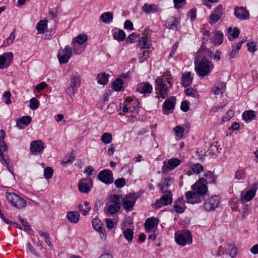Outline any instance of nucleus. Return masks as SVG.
Listing matches in <instances>:
<instances>
[{"label":"nucleus","instance_id":"obj_4","mask_svg":"<svg viewBox=\"0 0 258 258\" xmlns=\"http://www.w3.org/2000/svg\"><path fill=\"white\" fill-rule=\"evenodd\" d=\"M6 196L8 202L14 207L22 209L26 206V201L15 193L7 192Z\"/></svg>","mask_w":258,"mask_h":258},{"label":"nucleus","instance_id":"obj_13","mask_svg":"<svg viewBox=\"0 0 258 258\" xmlns=\"http://www.w3.org/2000/svg\"><path fill=\"white\" fill-rule=\"evenodd\" d=\"M223 8L221 5H219L214 12L210 15L209 23L214 24L217 22L223 15Z\"/></svg>","mask_w":258,"mask_h":258},{"label":"nucleus","instance_id":"obj_5","mask_svg":"<svg viewBox=\"0 0 258 258\" xmlns=\"http://www.w3.org/2000/svg\"><path fill=\"white\" fill-rule=\"evenodd\" d=\"M175 241L181 246H184L187 243H191L192 236L190 231L188 230H184L175 233Z\"/></svg>","mask_w":258,"mask_h":258},{"label":"nucleus","instance_id":"obj_6","mask_svg":"<svg viewBox=\"0 0 258 258\" xmlns=\"http://www.w3.org/2000/svg\"><path fill=\"white\" fill-rule=\"evenodd\" d=\"M73 54L71 46L67 45L63 49H60L57 54V57L60 63H66L68 62Z\"/></svg>","mask_w":258,"mask_h":258},{"label":"nucleus","instance_id":"obj_7","mask_svg":"<svg viewBox=\"0 0 258 258\" xmlns=\"http://www.w3.org/2000/svg\"><path fill=\"white\" fill-rule=\"evenodd\" d=\"M156 90L158 92V94L164 99L167 95L169 89L164 81V78H157L155 81Z\"/></svg>","mask_w":258,"mask_h":258},{"label":"nucleus","instance_id":"obj_63","mask_svg":"<svg viewBox=\"0 0 258 258\" xmlns=\"http://www.w3.org/2000/svg\"><path fill=\"white\" fill-rule=\"evenodd\" d=\"M248 50L251 52L256 51V45L253 42H250L247 43Z\"/></svg>","mask_w":258,"mask_h":258},{"label":"nucleus","instance_id":"obj_3","mask_svg":"<svg viewBox=\"0 0 258 258\" xmlns=\"http://www.w3.org/2000/svg\"><path fill=\"white\" fill-rule=\"evenodd\" d=\"M81 84V79L79 75L72 74L70 77L69 86L66 90V93L72 98Z\"/></svg>","mask_w":258,"mask_h":258},{"label":"nucleus","instance_id":"obj_44","mask_svg":"<svg viewBox=\"0 0 258 258\" xmlns=\"http://www.w3.org/2000/svg\"><path fill=\"white\" fill-rule=\"evenodd\" d=\"M225 87L226 86L223 83H221L218 86L216 87L215 89H213V92L216 95L222 94L224 91Z\"/></svg>","mask_w":258,"mask_h":258},{"label":"nucleus","instance_id":"obj_48","mask_svg":"<svg viewBox=\"0 0 258 258\" xmlns=\"http://www.w3.org/2000/svg\"><path fill=\"white\" fill-rule=\"evenodd\" d=\"M29 107L32 110H35L38 108L39 102L36 98H31L30 101Z\"/></svg>","mask_w":258,"mask_h":258},{"label":"nucleus","instance_id":"obj_38","mask_svg":"<svg viewBox=\"0 0 258 258\" xmlns=\"http://www.w3.org/2000/svg\"><path fill=\"white\" fill-rule=\"evenodd\" d=\"M120 206H115L109 205L107 208V210L106 212V213L107 216L113 215L117 213L120 210Z\"/></svg>","mask_w":258,"mask_h":258},{"label":"nucleus","instance_id":"obj_10","mask_svg":"<svg viewBox=\"0 0 258 258\" xmlns=\"http://www.w3.org/2000/svg\"><path fill=\"white\" fill-rule=\"evenodd\" d=\"M136 198L135 194L130 193L122 200V206L126 211H131L136 203Z\"/></svg>","mask_w":258,"mask_h":258},{"label":"nucleus","instance_id":"obj_24","mask_svg":"<svg viewBox=\"0 0 258 258\" xmlns=\"http://www.w3.org/2000/svg\"><path fill=\"white\" fill-rule=\"evenodd\" d=\"M193 81V78L191 76V74L190 72L184 73L182 74L181 79V84L182 85L186 87L190 86Z\"/></svg>","mask_w":258,"mask_h":258},{"label":"nucleus","instance_id":"obj_11","mask_svg":"<svg viewBox=\"0 0 258 258\" xmlns=\"http://www.w3.org/2000/svg\"><path fill=\"white\" fill-rule=\"evenodd\" d=\"M160 199L155 202V206L157 209L160 208L163 206H167L170 204L172 202V195L170 191L166 192Z\"/></svg>","mask_w":258,"mask_h":258},{"label":"nucleus","instance_id":"obj_46","mask_svg":"<svg viewBox=\"0 0 258 258\" xmlns=\"http://www.w3.org/2000/svg\"><path fill=\"white\" fill-rule=\"evenodd\" d=\"M223 40V34L222 33L217 31L215 33L214 41L215 43L221 44Z\"/></svg>","mask_w":258,"mask_h":258},{"label":"nucleus","instance_id":"obj_37","mask_svg":"<svg viewBox=\"0 0 258 258\" xmlns=\"http://www.w3.org/2000/svg\"><path fill=\"white\" fill-rule=\"evenodd\" d=\"M121 196H119L117 195H113L110 199L109 202L110 205L115 206H120V201L122 199Z\"/></svg>","mask_w":258,"mask_h":258},{"label":"nucleus","instance_id":"obj_31","mask_svg":"<svg viewBox=\"0 0 258 258\" xmlns=\"http://www.w3.org/2000/svg\"><path fill=\"white\" fill-rule=\"evenodd\" d=\"M82 44L77 43L75 41H72L71 48L72 51L75 54H80L84 51V47L81 46Z\"/></svg>","mask_w":258,"mask_h":258},{"label":"nucleus","instance_id":"obj_9","mask_svg":"<svg viewBox=\"0 0 258 258\" xmlns=\"http://www.w3.org/2000/svg\"><path fill=\"white\" fill-rule=\"evenodd\" d=\"M93 186V181L91 178L81 179L78 183L79 191L82 193H88Z\"/></svg>","mask_w":258,"mask_h":258},{"label":"nucleus","instance_id":"obj_55","mask_svg":"<svg viewBox=\"0 0 258 258\" xmlns=\"http://www.w3.org/2000/svg\"><path fill=\"white\" fill-rule=\"evenodd\" d=\"M125 180L124 178H117L114 181V184L117 188H121L125 184Z\"/></svg>","mask_w":258,"mask_h":258},{"label":"nucleus","instance_id":"obj_41","mask_svg":"<svg viewBox=\"0 0 258 258\" xmlns=\"http://www.w3.org/2000/svg\"><path fill=\"white\" fill-rule=\"evenodd\" d=\"M92 226L93 228L96 231L100 230V229L103 228L102 227V222L98 218H94L92 221Z\"/></svg>","mask_w":258,"mask_h":258},{"label":"nucleus","instance_id":"obj_52","mask_svg":"<svg viewBox=\"0 0 258 258\" xmlns=\"http://www.w3.org/2000/svg\"><path fill=\"white\" fill-rule=\"evenodd\" d=\"M228 33L233 37L235 38L238 37L240 33L239 30L237 28H234L233 29L231 28H229L228 30Z\"/></svg>","mask_w":258,"mask_h":258},{"label":"nucleus","instance_id":"obj_27","mask_svg":"<svg viewBox=\"0 0 258 258\" xmlns=\"http://www.w3.org/2000/svg\"><path fill=\"white\" fill-rule=\"evenodd\" d=\"M243 119L246 122H248L254 119L256 117L255 112L252 110L245 111L242 115Z\"/></svg>","mask_w":258,"mask_h":258},{"label":"nucleus","instance_id":"obj_33","mask_svg":"<svg viewBox=\"0 0 258 258\" xmlns=\"http://www.w3.org/2000/svg\"><path fill=\"white\" fill-rule=\"evenodd\" d=\"M246 177V170L245 168L238 169L234 174V178L237 180H244Z\"/></svg>","mask_w":258,"mask_h":258},{"label":"nucleus","instance_id":"obj_8","mask_svg":"<svg viewBox=\"0 0 258 258\" xmlns=\"http://www.w3.org/2000/svg\"><path fill=\"white\" fill-rule=\"evenodd\" d=\"M180 163V160L175 158H172L168 160L164 161L162 167V173L164 174L173 170L178 166Z\"/></svg>","mask_w":258,"mask_h":258},{"label":"nucleus","instance_id":"obj_35","mask_svg":"<svg viewBox=\"0 0 258 258\" xmlns=\"http://www.w3.org/2000/svg\"><path fill=\"white\" fill-rule=\"evenodd\" d=\"M47 27V20H40L37 24L36 28L39 34H43Z\"/></svg>","mask_w":258,"mask_h":258},{"label":"nucleus","instance_id":"obj_19","mask_svg":"<svg viewBox=\"0 0 258 258\" xmlns=\"http://www.w3.org/2000/svg\"><path fill=\"white\" fill-rule=\"evenodd\" d=\"M166 26L167 28L175 31H178L180 28L179 21L175 17L169 18L166 22Z\"/></svg>","mask_w":258,"mask_h":258},{"label":"nucleus","instance_id":"obj_25","mask_svg":"<svg viewBox=\"0 0 258 258\" xmlns=\"http://www.w3.org/2000/svg\"><path fill=\"white\" fill-rule=\"evenodd\" d=\"M184 200L183 198H179L175 202L174 209L176 212L182 213L184 211Z\"/></svg>","mask_w":258,"mask_h":258},{"label":"nucleus","instance_id":"obj_29","mask_svg":"<svg viewBox=\"0 0 258 258\" xmlns=\"http://www.w3.org/2000/svg\"><path fill=\"white\" fill-rule=\"evenodd\" d=\"M80 215L77 211L69 212L67 214L68 220L72 223H77L79 220Z\"/></svg>","mask_w":258,"mask_h":258},{"label":"nucleus","instance_id":"obj_59","mask_svg":"<svg viewBox=\"0 0 258 258\" xmlns=\"http://www.w3.org/2000/svg\"><path fill=\"white\" fill-rule=\"evenodd\" d=\"M239 50H237V47H235V45H233L231 48V51L229 53V56L230 58H233L235 57L236 55L238 54Z\"/></svg>","mask_w":258,"mask_h":258},{"label":"nucleus","instance_id":"obj_21","mask_svg":"<svg viewBox=\"0 0 258 258\" xmlns=\"http://www.w3.org/2000/svg\"><path fill=\"white\" fill-rule=\"evenodd\" d=\"M174 182L173 178L168 177L167 178H163L161 179L160 182L158 184L160 189L163 192L168 191L167 188H168Z\"/></svg>","mask_w":258,"mask_h":258},{"label":"nucleus","instance_id":"obj_14","mask_svg":"<svg viewBox=\"0 0 258 258\" xmlns=\"http://www.w3.org/2000/svg\"><path fill=\"white\" fill-rule=\"evenodd\" d=\"M176 98L174 96H171L164 102L162 110L164 114H168L172 112L175 104Z\"/></svg>","mask_w":258,"mask_h":258},{"label":"nucleus","instance_id":"obj_61","mask_svg":"<svg viewBox=\"0 0 258 258\" xmlns=\"http://www.w3.org/2000/svg\"><path fill=\"white\" fill-rule=\"evenodd\" d=\"M160 78H164V82L167 81L168 84H171L170 79L171 78V75L170 72L165 73Z\"/></svg>","mask_w":258,"mask_h":258},{"label":"nucleus","instance_id":"obj_23","mask_svg":"<svg viewBox=\"0 0 258 258\" xmlns=\"http://www.w3.org/2000/svg\"><path fill=\"white\" fill-rule=\"evenodd\" d=\"M193 190L194 191H188L185 194V198L187 202L191 204L198 203L197 198H199V196L205 195L198 193L196 190Z\"/></svg>","mask_w":258,"mask_h":258},{"label":"nucleus","instance_id":"obj_64","mask_svg":"<svg viewBox=\"0 0 258 258\" xmlns=\"http://www.w3.org/2000/svg\"><path fill=\"white\" fill-rule=\"evenodd\" d=\"M105 223L106 224V227L109 230H111L113 228L114 226V223L113 221L110 219H106Z\"/></svg>","mask_w":258,"mask_h":258},{"label":"nucleus","instance_id":"obj_62","mask_svg":"<svg viewBox=\"0 0 258 258\" xmlns=\"http://www.w3.org/2000/svg\"><path fill=\"white\" fill-rule=\"evenodd\" d=\"M75 159V156H74L73 155H71L69 156L67 159H64L62 162L61 164L63 166H66L68 164L70 163H72Z\"/></svg>","mask_w":258,"mask_h":258},{"label":"nucleus","instance_id":"obj_42","mask_svg":"<svg viewBox=\"0 0 258 258\" xmlns=\"http://www.w3.org/2000/svg\"><path fill=\"white\" fill-rule=\"evenodd\" d=\"M123 84V81L121 79H117L113 83V89L115 91H119L121 90Z\"/></svg>","mask_w":258,"mask_h":258},{"label":"nucleus","instance_id":"obj_47","mask_svg":"<svg viewBox=\"0 0 258 258\" xmlns=\"http://www.w3.org/2000/svg\"><path fill=\"white\" fill-rule=\"evenodd\" d=\"M191 168L193 172L196 174H199L204 170L203 166L200 163L193 164Z\"/></svg>","mask_w":258,"mask_h":258},{"label":"nucleus","instance_id":"obj_53","mask_svg":"<svg viewBox=\"0 0 258 258\" xmlns=\"http://www.w3.org/2000/svg\"><path fill=\"white\" fill-rule=\"evenodd\" d=\"M255 195V194L254 192L251 191L250 190H248L245 194L243 197V199L246 202H249L254 198Z\"/></svg>","mask_w":258,"mask_h":258},{"label":"nucleus","instance_id":"obj_51","mask_svg":"<svg viewBox=\"0 0 258 258\" xmlns=\"http://www.w3.org/2000/svg\"><path fill=\"white\" fill-rule=\"evenodd\" d=\"M26 248L34 255L39 257L40 256L39 252L33 247V246L29 242L26 244Z\"/></svg>","mask_w":258,"mask_h":258},{"label":"nucleus","instance_id":"obj_56","mask_svg":"<svg viewBox=\"0 0 258 258\" xmlns=\"http://www.w3.org/2000/svg\"><path fill=\"white\" fill-rule=\"evenodd\" d=\"M174 131L175 133V134L177 136H178L179 137H181L183 136V133L184 131V128L183 127H181L180 126H176L174 128Z\"/></svg>","mask_w":258,"mask_h":258},{"label":"nucleus","instance_id":"obj_15","mask_svg":"<svg viewBox=\"0 0 258 258\" xmlns=\"http://www.w3.org/2000/svg\"><path fill=\"white\" fill-rule=\"evenodd\" d=\"M98 178L105 184L111 183L113 181L112 173L108 169L100 171L98 175Z\"/></svg>","mask_w":258,"mask_h":258},{"label":"nucleus","instance_id":"obj_54","mask_svg":"<svg viewBox=\"0 0 258 258\" xmlns=\"http://www.w3.org/2000/svg\"><path fill=\"white\" fill-rule=\"evenodd\" d=\"M234 115V112L232 110H229L223 116L222 120L227 121L230 120Z\"/></svg>","mask_w":258,"mask_h":258},{"label":"nucleus","instance_id":"obj_16","mask_svg":"<svg viewBox=\"0 0 258 258\" xmlns=\"http://www.w3.org/2000/svg\"><path fill=\"white\" fill-rule=\"evenodd\" d=\"M219 203V198L217 196L212 197L208 199L204 203V207L206 211H211L214 210L218 206Z\"/></svg>","mask_w":258,"mask_h":258},{"label":"nucleus","instance_id":"obj_36","mask_svg":"<svg viewBox=\"0 0 258 258\" xmlns=\"http://www.w3.org/2000/svg\"><path fill=\"white\" fill-rule=\"evenodd\" d=\"M98 83L101 85H105L108 82V75L105 73L99 74L97 78Z\"/></svg>","mask_w":258,"mask_h":258},{"label":"nucleus","instance_id":"obj_57","mask_svg":"<svg viewBox=\"0 0 258 258\" xmlns=\"http://www.w3.org/2000/svg\"><path fill=\"white\" fill-rule=\"evenodd\" d=\"M78 209L80 212H82V214L84 216H86L90 211L91 208L87 207L86 208L83 205H80L78 207Z\"/></svg>","mask_w":258,"mask_h":258},{"label":"nucleus","instance_id":"obj_45","mask_svg":"<svg viewBox=\"0 0 258 258\" xmlns=\"http://www.w3.org/2000/svg\"><path fill=\"white\" fill-rule=\"evenodd\" d=\"M87 40V36L85 34H80L76 38H74L73 41H75L77 43L83 44Z\"/></svg>","mask_w":258,"mask_h":258},{"label":"nucleus","instance_id":"obj_22","mask_svg":"<svg viewBox=\"0 0 258 258\" xmlns=\"http://www.w3.org/2000/svg\"><path fill=\"white\" fill-rule=\"evenodd\" d=\"M159 224V220L157 218L152 217L148 218L145 222L146 231L150 233L152 230L157 226Z\"/></svg>","mask_w":258,"mask_h":258},{"label":"nucleus","instance_id":"obj_1","mask_svg":"<svg viewBox=\"0 0 258 258\" xmlns=\"http://www.w3.org/2000/svg\"><path fill=\"white\" fill-rule=\"evenodd\" d=\"M215 182L214 174L209 171H206L203 177L199 178L194 184L191 186L192 190H196L198 193L206 194L208 191L207 184L212 183Z\"/></svg>","mask_w":258,"mask_h":258},{"label":"nucleus","instance_id":"obj_30","mask_svg":"<svg viewBox=\"0 0 258 258\" xmlns=\"http://www.w3.org/2000/svg\"><path fill=\"white\" fill-rule=\"evenodd\" d=\"M142 9L147 14L151 12L156 13L158 11V7L155 4L149 5L146 3L142 7Z\"/></svg>","mask_w":258,"mask_h":258},{"label":"nucleus","instance_id":"obj_12","mask_svg":"<svg viewBox=\"0 0 258 258\" xmlns=\"http://www.w3.org/2000/svg\"><path fill=\"white\" fill-rule=\"evenodd\" d=\"M13 58L11 52H5L0 55V69H6L11 64Z\"/></svg>","mask_w":258,"mask_h":258},{"label":"nucleus","instance_id":"obj_32","mask_svg":"<svg viewBox=\"0 0 258 258\" xmlns=\"http://www.w3.org/2000/svg\"><path fill=\"white\" fill-rule=\"evenodd\" d=\"M31 120L32 118L30 116H24L17 121L16 126L19 129H22L23 127L21 126L20 123H22L23 124L27 126L31 122Z\"/></svg>","mask_w":258,"mask_h":258},{"label":"nucleus","instance_id":"obj_34","mask_svg":"<svg viewBox=\"0 0 258 258\" xmlns=\"http://www.w3.org/2000/svg\"><path fill=\"white\" fill-rule=\"evenodd\" d=\"M100 19L103 23L108 24L112 21L113 14L110 12L104 13L100 16Z\"/></svg>","mask_w":258,"mask_h":258},{"label":"nucleus","instance_id":"obj_58","mask_svg":"<svg viewBox=\"0 0 258 258\" xmlns=\"http://www.w3.org/2000/svg\"><path fill=\"white\" fill-rule=\"evenodd\" d=\"M229 255L232 258H234L237 255V249L236 246L234 245H231L230 246Z\"/></svg>","mask_w":258,"mask_h":258},{"label":"nucleus","instance_id":"obj_18","mask_svg":"<svg viewBox=\"0 0 258 258\" xmlns=\"http://www.w3.org/2000/svg\"><path fill=\"white\" fill-rule=\"evenodd\" d=\"M235 16L240 20H246L249 18V13L243 7H235L234 10Z\"/></svg>","mask_w":258,"mask_h":258},{"label":"nucleus","instance_id":"obj_28","mask_svg":"<svg viewBox=\"0 0 258 258\" xmlns=\"http://www.w3.org/2000/svg\"><path fill=\"white\" fill-rule=\"evenodd\" d=\"M126 35L122 30L115 29L113 31V37L115 40L120 42L123 41L125 38Z\"/></svg>","mask_w":258,"mask_h":258},{"label":"nucleus","instance_id":"obj_20","mask_svg":"<svg viewBox=\"0 0 258 258\" xmlns=\"http://www.w3.org/2000/svg\"><path fill=\"white\" fill-rule=\"evenodd\" d=\"M30 149L33 154L41 153L44 149L43 143L40 140L33 141L30 144Z\"/></svg>","mask_w":258,"mask_h":258},{"label":"nucleus","instance_id":"obj_26","mask_svg":"<svg viewBox=\"0 0 258 258\" xmlns=\"http://www.w3.org/2000/svg\"><path fill=\"white\" fill-rule=\"evenodd\" d=\"M139 46L141 48H150L151 46V40L147 36H143L139 40Z\"/></svg>","mask_w":258,"mask_h":258},{"label":"nucleus","instance_id":"obj_39","mask_svg":"<svg viewBox=\"0 0 258 258\" xmlns=\"http://www.w3.org/2000/svg\"><path fill=\"white\" fill-rule=\"evenodd\" d=\"M101 140L104 144H108L111 142L112 136L110 133H105L102 135Z\"/></svg>","mask_w":258,"mask_h":258},{"label":"nucleus","instance_id":"obj_43","mask_svg":"<svg viewBox=\"0 0 258 258\" xmlns=\"http://www.w3.org/2000/svg\"><path fill=\"white\" fill-rule=\"evenodd\" d=\"M184 92L186 96H191L192 97H199V95L196 90L192 88H188L185 90Z\"/></svg>","mask_w":258,"mask_h":258},{"label":"nucleus","instance_id":"obj_2","mask_svg":"<svg viewBox=\"0 0 258 258\" xmlns=\"http://www.w3.org/2000/svg\"><path fill=\"white\" fill-rule=\"evenodd\" d=\"M196 72L198 76L204 77L208 75L214 68L212 62L206 58H203L199 62L195 61Z\"/></svg>","mask_w":258,"mask_h":258},{"label":"nucleus","instance_id":"obj_40","mask_svg":"<svg viewBox=\"0 0 258 258\" xmlns=\"http://www.w3.org/2000/svg\"><path fill=\"white\" fill-rule=\"evenodd\" d=\"M123 236L128 241L131 242L133 240L134 232L130 228H126L123 231Z\"/></svg>","mask_w":258,"mask_h":258},{"label":"nucleus","instance_id":"obj_50","mask_svg":"<svg viewBox=\"0 0 258 258\" xmlns=\"http://www.w3.org/2000/svg\"><path fill=\"white\" fill-rule=\"evenodd\" d=\"M120 109L122 110V111L123 113H126L128 111L132 112L133 109H132V106H131L130 104H125V103H120Z\"/></svg>","mask_w":258,"mask_h":258},{"label":"nucleus","instance_id":"obj_49","mask_svg":"<svg viewBox=\"0 0 258 258\" xmlns=\"http://www.w3.org/2000/svg\"><path fill=\"white\" fill-rule=\"evenodd\" d=\"M53 170L51 167H47L44 170V175L47 179H50L53 175Z\"/></svg>","mask_w":258,"mask_h":258},{"label":"nucleus","instance_id":"obj_17","mask_svg":"<svg viewBox=\"0 0 258 258\" xmlns=\"http://www.w3.org/2000/svg\"><path fill=\"white\" fill-rule=\"evenodd\" d=\"M153 90L152 86L148 82H143L139 84L136 88V91L145 95H149Z\"/></svg>","mask_w":258,"mask_h":258},{"label":"nucleus","instance_id":"obj_60","mask_svg":"<svg viewBox=\"0 0 258 258\" xmlns=\"http://www.w3.org/2000/svg\"><path fill=\"white\" fill-rule=\"evenodd\" d=\"M11 93L9 91H5L3 94V97L6 99V100L5 102L6 104H10L11 103Z\"/></svg>","mask_w":258,"mask_h":258}]
</instances>
